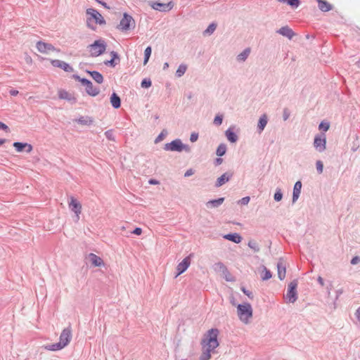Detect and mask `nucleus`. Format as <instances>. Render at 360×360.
Returning <instances> with one entry per match:
<instances>
[{"label": "nucleus", "mask_w": 360, "mask_h": 360, "mask_svg": "<svg viewBox=\"0 0 360 360\" xmlns=\"http://www.w3.org/2000/svg\"><path fill=\"white\" fill-rule=\"evenodd\" d=\"M151 52H152L151 46H148V47H146V49L144 51V58H143V64L144 65H146L147 63L148 62V60L151 55Z\"/></svg>", "instance_id": "nucleus-38"}, {"label": "nucleus", "mask_w": 360, "mask_h": 360, "mask_svg": "<svg viewBox=\"0 0 360 360\" xmlns=\"http://www.w3.org/2000/svg\"><path fill=\"white\" fill-rule=\"evenodd\" d=\"M226 150H227L226 145L224 143H220L217 148L216 154L217 156L221 157L224 155H225Z\"/></svg>", "instance_id": "nucleus-35"}, {"label": "nucleus", "mask_w": 360, "mask_h": 360, "mask_svg": "<svg viewBox=\"0 0 360 360\" xmlns=\"http://www.w3.org/2000/svg\"><path fill=\"white\" fill-rule=\"evenodd\" d=\"M250 198L249 196H245L242 198L239 201L238 203L243 205H247L250 202Z\"/></svg>", "instance_id": "nucleus-50"}, {"label": "nucleus", "mask_w": 360, "mask_h": 360, "mask_svg": "<svg viewBox=\"0 0 360 360\" xmlns=\"http://www.w3.org/2000/svg\"><path fill=\"white\" fill-rule=\"evenodd\" d=\"M277 33L286 37L289 39H291L295 35V32L288 26H283L276 31Z\"/></svg>", "instance_id": "nucleus-21"}, {"label": "nucleus", "mask_w": 360, "mask_h": 360, "mask_svg": "<svg viewBox=\"0 0 360 360\" xmlns=\"http://www.w3.org/2000/svg\"><path fill=\"white\" fill-rule=\"evenodd\" d=\"M216 265L219 267L220 269L223 271V273L228 272L227 267L224 264V263L219 262L216 263Z\"/></svg>", "instance_id": "nucleus-53"}, {"label": "nucleus", "mask_w": 360, "mask_h": 360, "mask_svg": "<svg viewBox=\"0 0 360 360\" xmlns=\"http://www.w3.org/2000/svg\"><path fill=\"white\" fill-rule=\"evenodd\" d=\"M68 205L69 210L73 212L78 218L82 211V204L79 200L75 197L70 195L68 199Z\"/></svg>", "instance_id": "nucleus-8"}, {"label": "nucleus", "mask_w": 360, "mask_h": 360, "mask_svg": "<svg viewBox=\"0 0 360 360\" xmlns=\"http://www.w3.org/2000/svg\"><path fill=\"white\" fill-rule=\"evenodd\" d=\"M199 357V360H209L211 358V353L214 352V349L205 347Z\"/></svg>", "instance_id": "nucleus-27"}, {"label": "nucleus", "mask_w": 360, "mask_h": 360, "mask_svg": "<svg viewBox=\"0 0 360 360\" xmlns=\"http://www.w3.org/2000/svg\"><path fill=\"white\" fill-rule=\"evenodd\" d=\"M248 245L250 248L253 250L255 252H258L260 250L258 244L254 240H249Z\"/></svg>", "instance_id": "nucleus-39"}, {"label": "nucleus", "mask_w": 360, "mask_h": 360, "mask_svg": "<svg viewBox=\"0 0 360 360\" xmlns=\"http://www.w3.org/2000/svg\"><path fill=\"white\" fill-rule=\"evenodd\" d=\"M229 300H230V303H231L233 306H234V307H237L238 304L236 303V299H235V297H234V296H233V294H231V295H230V297H229Z\"/></svg>", "instance_id": "nucleus-58"}, {"label": "nucleus", "mask_w": 360, "mask_h": 360, "mask_svg": "<svg viewBox=\"0 0 360 360\" xmlns=\"http://www.w3.org/2000/svg\"><path fill=\"white\" fill-rule=\"evenodd\" d=\"M149 5L153 9L161 12H168L171 11L174 7V3L172 1H169L167 4H164L159 1H149Z\"/></svg>", "instance_id": "nucleus-9"}, {"label": "nucleus", "mask_w": 360, "mask_h": 360, "mask_svg": "<svg viewBox=\"0 0 360 360\" xmlns=\"http://www.w3.org/2000/svg\"><path fill=\"white\" fill-rule=\"evenodd\" d=\"M91 266L93 267H103L105 271L108 269V265L104 262L103 259L91 252Z\"/></svg>", "instance_id": "nucleus-14"}, {"label": "nucleus", "mask_w": 360, "mask_h": 360, "mask_svg": "<svg viewBox=\"0 0 360 360\" xmlns=\"http://www.w3.org/2000/svg\"><path fill=\"white\" fill-rule=\"evenodd\" d=\"M268 122V117L266 114H263L259 119L257 123V131L258 133H262L264 128L266 127Z\"/></svg>", "instance_id": "nucleus-23"}, {"label": "nucleus", "mask_w": 360, "mask_h": 360, "mask_svg": "<svg viewBox=\"0 0 360 360\" xmlns=\"http://www.w3.org/2000/svg\"><path fill=\"white\" fill-rule=\"evenodd\" d=\"M302 186V184L300 181H296L295 184H294L292 191V203H295L299 198V196L301 193Z\"/></svg>", "instance_id": "nucleus-22"}, {"label": "nucleus", "mask_w": 360, "mask_h": 360, "mask_svg": "<svg viewBox=\"0 0 360 360\" xmlns=\"http://www.w3.org/2000/svg\"><path fill=\"white\" fill-rule=\"evenodd\" d=\"M326 138L324 134L321 136L316 135L314 141V146L319 152H323L326 150Z\"/></svg>", "instance_id": "nucleus-11"}, {"label": "nucleus", "mask_w": 360, "mask_h": 360, "mask_svg": "<svg viewBox=\"0 0 360 360\" xmlns=\"http://www.w3.org/2000/svg\"><path fill=\"white\" fill-rule=\"evenodd\" d=\"M233 175V173L231 172H226L224 173L221 176L217 178L214 185L215 187L219 188L223 186L232 178Z\"/></svg>", "instance_id": "nucleus-15"}, {"label": "nucleus", "mask_w": 360, "mask_h": 360, "mask_svg": "<svg viewBox=\"0 0 360 360\" xmlns=\"http://www.w3.org/2000/svg\"><path fill=\"white\" fill-rule=\"evenodd\" d=\"M222 121H223V115H221V114H218L215 116L214 119V122L213 123L217 125V126H219L222 123Z\"/></svg>", "instance_id": "nucleus-43"}, {"label": "nucleus", "mask_w": 360, "mask_h": 360, "mask_svg": "<svg viewBox=\"0 0 360 360\" xmlns=\"http://www.w3.org/2000/svg\"><path fill=\"white\" fill-rule=\"evenodd\" d=\"M279 2L285 3L292 8H297L300 4V0H277Z\"/></svg>", "instance_id": "nucleus-34"}, {"label": "nucleus", "mask_w": 360, "mask_h": 360, "mask_svg": "<svg viewBox=\"0 0 360 360\" xmlns=\"http://www.w3.org/2000/svg\"><path fill=\"white\" fill-rule=\"evenodd\" d=\"M283 198V193L281 188H277L274 195V199L276 202H279Z\"/></svg>", "instance_id": "nucleus-40"}, {"label": "nucleus", "mask_w": 360, "mask_h": 360, "mask_svg": "<svg viewBox=\"0 0 360 360\" xmlns=\"http://www.w3.org/2000/svg\"><path fill=\"white\" fill-rule=\"evenodd\" d=\"M164 150L167 151L181 152L185 150L186 152H190L191 148L188 145L183 143L181 139H176L171 142L166 143L164 146Z\"/></svg>", "instance_id": "nucleus-3"}, {"label": "nucleus", "mask_w": 360, "mask_h": 360, "mask_svg": "<svg viewBox=\"0 0 360 360\" xmlns=\"http://www.w3.org/2000/svg\"><path fill=\"white\" fill-rule=\"evenodd\" d=\"M225 274L224 278L228 282H233L236 281L234 276H233L231 273L228 271V272L224 273Z\"/></svg>", "instance_id": "nucleus-48"}, {"label": "nucleus", "mask_w": 360, "mask_h": 360, "mask_svg": "<svg viewBox=\"0 0 360 360\" xmlns=\"http://www.w3.org/2000/svg\"><path fill=\"white\" fill-rule=\"evenodd\" d=\"M186 70H187L186 65H185V64L179 65V66L178 67V68L176 71V76L177 77H181V76H183L185 74Z\"/></svg>", "instance_id": "nucleus-37"}, {"label": "nucleus", "mask_w": 360, "mask_h": 360, "mask_svg": "<svg viewBox=\"0 0 360 360\" xmlns=\"http://www.w3.org/2000/svg\"><path fill=\"white\" fill-rule=\"evenodd\" d=\"M89 257H90V254L87 255L86 253H85L84 262L86 264V267L84 266H83L82 268V270L84 271V273H86L88 271V262H89V261H90Z\"/></svg>", "instance_id": "nucleus-49"}, {"label": "nucleus", "mask_w": 360, "mask_h": 360, "mask_svg": "<svg viewBox=\"0 0 360 360\" xmlns=\"http://www.w3.org/2000/svg\"><path fill=\"white\" fill-rule=\"evenodd\" d=\"M278 277L281 281H283L285 277L286 266L285 261L283 257L279 258L277 264Z\"/></svg>", "instance_id": "nucleus-13"}, {"label": "nucleus", "mask_w": 360, "mask_h": 360, "mask_svg": "<svg viewBox=\"0 0 360 360\" xmlns=\"http://www.w3.org/2000/svg\"><path fill=\"white\" fill-rule=\"evenodd\" d=\"M250 53V48L245 49L240 54L237 56V60L244 62L246 60Z\"/></svg>", "instance_id": "nucleus-31"}, {"label": "nucleus", "mask_w": 360, "mask_h": 360, "mask_svg": "<svg viewBox=\"0 0 360 360\" xmlns=\"http://www.w3.org/2000/svg\"><path fill=\"white\" fill-rule=\"evenodd\" d=\"M217 23L212 22L209 25V26L207 27V29L203 32L204 35H211L214 33L217 28Z\"/></svg>", "instance_id": "nucleus-36"}, {"label": "nucleus", "mask_w": 360, "mask_h": 360, "mask_svg": "<svg viewBox=\"0 0 360 360\" xmlns=\"http://www.w3.org/2000/svg\"><path fill=\"white\" fill-rule=\"evenodd\" d=\"M194 174V170L193 169H188L184 174L185 177H188Z\"/></svg>", "instance_id": "nucleus-59"}, {"label": "nucleus", "mask_w": 360, "mask_h": 360, "mask_svg": "<svg viewBox=\"0 0 360 360\" xmlns=\"http://www.w3.org/2000/svg\"><path fill=\"white\" fill-rule=\"evenodd\" d=\"M105 136L107 139L110 141H115V136L113 134V129H108L105 132Z\"/></svg>", "instance_id": "nucleus-44"}, {"label": "nucleus", "mask_w": 360, "mask_h": 360, "mask_svg": "<svg viewBox=\"0 0 360 360\" xmlns=\"http://www.w3.org/2000/svg\"><path fill=\"white\" fill-rule=\"evenodd\" d=\"M222 238L236 244L241 243L243 237L238 233H229L222 235Z\"/></svg>", "instance_id": "nucleus-18"}, {"label": "nucleus", "mask_w": 360, "mask_h": 360, "mask_svg": "<svg viewBox=\"0 0 360 360\" xmlns=\"http://www.w3.org/2000/svg\"><path fill=\"white\" fill-rule=\"evenodd\" d=\"M297 285L298 281L297 279L292 281L288 285L287 292L285 295V298L289 303H295L297 300Z\"/></svg>", "instance_id": "nucleus-4"}, {"label": "nucleus", "mask_w": 360, "mask_h": 360, "mask_svg": "<svg viewBox=\"0 0 360 360\" xmlns=\"http://www.w3.org/2000/svg\"><path fill=\"white\" fill-rule=\"evenodd\" d=\"M223 162V159L221 158L220 157L216 158L214 161V164L215 166H218L219 165H221Z\"/></svg>", "instance_id": "nucleus-60"}, {"label": "nucleus", "mask_w": 360, "mask_h": 360, "mask_svg": "<svg viewBox=\"0 0 360 360\" xmlns=\"http://www.w3.org/2000/svg\"><path fill=\"white\" fill-rule=\"evenodd\" d=\"M148 183L151 185H158L159 184V181L155 179H150L149 181H148Z\"/></svg>", "instance_id": "nucleus-63"}, {"label": "nucleus", "mask_w": 360, "mask_h": 360, "mask_svg": "<svg viewBox=\"0 0 360 360\" xmlns=\"http://www.w3.org/2000/svg\"><path fill=\"white\" fill-rule=\"evenodd\" d=\"M110 103L115 109H118L121 106V99L120 96L113 92L110 96Z\"/></svg>", "instance_id": "nucleus-25"}, {"label": "nucleus", "mask_w": 360, "mask_h": 360, "mask_svg": "<svg viewBox=\"0 0 360 360\" xmlns=\"http://www.w3.org/2000/svg\"><path fill=\"white\" fill-rule=\"evenodd\" d=\"M152 85V82L149 78H144L141 83V86L142 88L148 89Z\"/></svg>", "instance_id": "nucleus-41"}, {"label": "nucleus", "mask_w": 360, "mask_h": 360, "mask_svg": "<svg viewBox=\"0 0 360 360\" xmlns=\"http://www.w3.org/2000/svg\"><path fill=\"white\" fill-rule=\"evenodd\" d=\"M36 46L39 52L44 54L52 52H60V49H56L52 44L41 41H38Z\"/></svg>", "instance_id": "nucleus-10"}, {"label": "nucleus", "mask_w": 360, "mask_h": 360, "mask_svg": "<svg viewBox=\"0 0 360 360\" xmlns=\"http://www.w3.org/2000/svg\"><path fill=\"white\" fill-rule=\"evenodd\" d=\"M272 277V273L265 266H263V270L261 273V279L263 281H268Z\"/></svg>", "instance_id": "nucleus-32"}, {"label": "nucleus", "mask_w": 360, "mask_h": 360, "mask_svg": "<svg viewBox=\"0 0 360 360\" xmlns=\"http://www.w3.org/2000/svg\"><path fill=\"white\" fill-rule=\"evenodd\" d=\"M194 257V253H190L181 262H179L176 268L175 278L184 274L191 265V259Z\"/></svg>", "instance_id": "nucleus-7"}, {"label": "nucleus", "mask_w": 360, "mask_h": 360, "mask_svg": "<svg viewBox=\"0 0 360 360\" xmlns=\"http://www.w3.org/2000/svg\"><path fill=\"white\" fill-rule=\"evenodd\" d=\"M167 130L165 129H163L161 133L156 137L155 140V143H158L160 141H161L164 137L167 135Z\"/></svg>", "instance_id": "nucleus-45"}, {"label": "nucleus", "mask_w": 360, "mask_h": 360, "mask_svg": "<svg viewBox=\"0 0 360 360\" xmlns=\"http://www.w3.org/2000/svg\"><path fill=\"white\" fill-rule=\"evenodd\" d=\"M100 92V89L97 86H94L91 84V97L97 96Z\"/></svg>", "instance_id": "nucleus-51"}, {"label": "nucleus", "mask_w": 360, "mask_h": 360, "mask_svg": "<svg viewBox=\"0 0 360 360\" xmlns=\"http://www.w3.org/2000/svg\"><path fill=\"white\" fill-rule=\"evenodd\" d=\"M359 262H360V257L358 255L353 257L350 261V263L352 265L357 264Z\"/></svg>", "instance_id": "nucleus-55"}, {"label": "nucleus", "mask_w": 360, "mask_h": 360, "mask_svg": "<svg viewBox=\"0 0 360 360\" xmlns=\"http://www.w3.org/2000/svg\"><path fill=\"white\" fill-rule=\"evenodd\" d=\"M240 290L241 291L248 297L249 299L250 300H253L254 298V295L252 294V292L251 291H250L249 290H248L244 286H241L240 287Z\"/></svg>", "instance_id": "nucleus-42"}, {"label": "nucleus", "mask_w": 360, "mask_h": 360, "mask_svg": "<svg viewBox=\"0 0 360 360\" xmlns=\"http://www.w3.org/2000/svg\"><path fill=\"white\" fill-rule=\"evenodd\" d=\"M130 233H132V234H135V235L139 236L142 233V229L139 226H136V228L134 230L130 231Z\"/></svg>", "instance_id": "nucleus-52"}, {"label": "nucleus", "mask_w": 360, "mask_h": 360, "mask_svg": "<svg viewBox=\"0 0 360 360\" xmlns=\"http://www.w3.org/2000/svg\"><path fill=\"white\" fill-rule=\"evenodd\" d=\"M72 339V329L71 327L69 326L63 330L60 333L59 342H60L64 347H66L70 342Z\"/></svg>", "instance_id": "nucleus-12"}, {"label": "nucleus", "mask_w": 360, "mask_h": 360, "mask_svg": "<svg viewBox=\"0 0 360 360\" xmlns=\"http://www.w3.org/2000/svg\"><path fill=\"white\" fill-rule=\"evenodd\" d=\"M13 146L18 152L25 150L27 153H30L32 150V146L27 143L15 142Z\"/></svg>", "instance_id": "nucleus-20"}, {"label": "nucleus", "mask_w": 360, "mask_h": 360, "mask_svg": "<svg viewBox=\"0 0 360 360\" xmlns=\"http://www.w3.org/2000/svg\"><path fill=\"white\" fill-rule=\"evenodd\" d=\"M198 134L196 133V132H193L191 134V136H190V141L191 142H195L198 140Z\"/></svg>", "instance_id": "nucleus-56"}, {"label": "nucleus", "mask_w": 360, "mask_h": 360, "mask_svg": "<svg viewBox=\"0 0 360 360\" xmlns=\"http://www.w3.org/2000/svg\"><path fill=\"white\" fill-rule=\"evenodd\" d=\"M329 127H330V124L327 122H321L319 126V129H321L324 131H328Z\"/></svg>", "instance_id": "nucleus-46"}, {"label": "nucleus", "mask_w": 360, "mask_h": 360, "mask_svg": "<svg viewBox=\"0 0 360 360\" xmlns=\"http://www.w3.org/2000/svg\"><path fill=\"white\" fill-rule=\"evenodd\" d=\"M107 47L105 41L103 39L95 40L91 44V56L96 57L105 53Z\"/></svg>", "instance_id": "nucleus-6"}, {"label": "nucleus", "mask_w": 360, "mask_h": 360, "mask_svg": "<svg viewBox=\"0 0 360 360\" xmlns=\"http://www.w3.org/2000/svg\"><path fill=\"white\" fill-rule=\"evenodd\" d=\"M224 198H223V197L219 198L217 199L211 200L207 202V206L208 207H218L224 202Z\"/></svg>", "instance_id": "nucleus-30"}, {"label": "nucleus", "mask_w": 360, "mask_h": 360, "mask_svg": "<svg viewBox=\"0 0 360 360\" xmlns=\"http://www.w3.org/2000/svg\"><path fill=\"white\" fill-rule=\"evenodd\" d=\"M318 7L322 12H328L333 9V6L326 0H316Z\"/></svg>", "instance_id": "nucleus-24"}, {"label": "nucleus", "mask_w": 360, "mask_h": 360, "mask_svg": "<svg viewBox=\"0 0 360 360\" xmlns=\"http://www.w3.org/2000/svg\"><path fill=\"white\" fill-rule=\"evenodd\" d=\"M135 21L132 16L127 13H124L120 24L117 26V29L122 32L127 31L131 28H134Z\"/></svg>", "instance_id": "nucleus-5"}, {"label": "nucleus", "mask_w": 360, "mask_h": 360, "mask_svg": "<svg viewBox=\"0 0 360 360\" xmlns=\"http://www.w3.org/2000/svg\"><path fill=\"white\" fill-rule=\"evenodd\" d=\"M355 316L357 320L360 321V307L356 311Z\"/></svg>", "instance_id": "nucleus-64"}, {"label": "nucleus", "mask_w": 360, "mask_h": 360, "mask_svg": "<svg viewBox=\"0 0 360 360\" xmlns=\"http://www.w3.org/2000/svg\"><path fill=\"white\" fill-rule=\"evenodd\" d=\"M91 78L98 84H101L103 82V75L96 70H91Z\"/></svg>", "instance_id": "nucleus-33"}, {"label": "nucleus", "mask_w": 360, "mask_h": 360, "mask_svg": "<svg viewBox=\"0 0 360 360\" xmlns=\"http://www.w3.org/2000/svg\"><path fill=\"white\" fill-rule=\"evenodd\" d=\"M0 129L6 131V132L9 131L8 126L1 122H0Z\"/></svg>", "instance_id": "nucleus-61"}, {"label": "nucleus", "mask_w": 360, "mask_h": 360, "mask_svg": "<svg viewBox=\"0 0 360 360\" xmlns=\"http://www.w3.org/2000/svg\"><path fill=\"white\" fill-rule=\"evenodd\" d=\"M317 281L321 286H323L325 284L323 278L320 276L317 278Z\"/></svg>", "instance_id": "nucleus-62"}, {"label": "nucleus", "mask_w": 360, "mask_h": 360, "mask_svg": "<svg viewBox=\"0 0 360 360\" xmlns=\"http://www.w3.org/2000/svg\"><path fill=\"white\" fill-rule=\"evenodd\" d=\"M176 356L179 358L180 360H188V356H183L181 355L179 349H176Z\"/></svg>", "instance_id": "nucleus-54"}, {"label": "nucleus", "mask_w": 360, "mask_h": 360, "mask_svg": "<svg viewBox=\"0 0 360 360\" xmlns=\"http://www.w3.org/2000/svg\"><path fill=\"white\" fill-rule=\"evenodd\" d=\"M91 20L100 25H105L106 22L102 15L94 8H91Z\"/></svg>", "instance_id": "nucleus-19"}, {"label": "nucleus", "mask_w": 360, "mask_h": 360, "mask_svg": "<svg viewBox=\"0 0 360 360\" xmlns=\"http://www.w3.org/2000/svg\"><path fill=\"white\" fill-rule=\"evenodd\" d=\"M316 170L319 174H321L323 170V165L321 160H317L316 162Z\"/></svg>", "instance_id": "nucleus-47"}, {"label": "nucleus", "mask_w": 360, "mask_h": 360, "mask_svg": "<svg viewBox=\"0 0 360 360\" xmlns=\"http://www.w3.org/2000/svg\"><path fill=\"white\" fill-rule=\"evenodd\" d=\"M219 335V330L217 328H212L209 329L205 334L201 340L200 345L202 349L210 347L216 349L219 346V340L218 336Z\"/></svg>", "instance_id": "nucleus-1"}, {"label": "nucleus", "mask_w": 360, "mask_h": 360, "mask_svg": "<svg viewBox=\"0 0 360 360\" xmlns=\"http://www.w3.org/2000/svg\"><path fill=\"white\" fill-rule=\"evenodd\" d=\"M290 117V112L288 111V109L285 108L283 110V120H287Z\"/></svg>", "instance_id": "nucleus-57"}, {"label": "nucleus", "mask_w": 360, "mask_h": 360, "mask_svg": "<svg viewBox=\"0 0 360 360\" xmlns=\"http://www.w3.org/2000/svg\"><path fill=\"white\" fill-rule=\"evenodd\" d=\"M110 55L111 58L110 60L104 61V64L107 66H110L113 68L116 65L120 63V58L119 54L116 51H111Z\"/></svg>", "instance_id": "nucleus-17"}, {"label": "nucleus", "mask_w": 360, "mask_h": 360, "mask_svg": "<svg viewBox=\"0 0 360 360\" xmlns=\"http://www.w3.org/2000/svg\"><path fill=\"white\" fill-rule=\"evenodd\" d=\"M44 349L49 351H58L63 349L65 347L60 342H56L51 345H46L44 346Z\"/></svg>", "instance_id": "nucleus-29"}, {"label": "nucleus", "mask_w": 360, "mask_h": 360, "mask_svg": "<svg viewBox=\"0 0 360 360\" xmlns=\"http://www.w3.org/2000/svg\"><path fill=\"white\" fill-rule=\"evenodd\" d=\"M237 313L239 319L244 323H248L249 319L252 317L253 310L249 302L238 304Z\"/></svg>", "instance_id": "nucleus-2"}, {"label": "nucleus", "mask_w": 360, "mask_h": 360, "mask_svg": "<svg viewBox=\"0 0 360 360\" xmlns=\"http://www.w3.org/2000/svg\"><path fill=\"white\" fill-rule=\"evenodd\" d=\"M59 98L68 101L75 100L74 96L64 89H60L58 91Z\"/></svg>", "instance_id": "nucleus-26"}, {"label": "nucleus", "mask_w": 360, "mask_h": 360, "mask_svg": "<svg viewBox=\"0 0 360 360\" xmlns=\"http://www.w3.org/2000/svg\"><path fill=\"white\" fill-rule=\"evenodd\" d=\"M51 63L53 67L63 69L64 71L70 72L73 71L72 68L67 63L60 60H51Z\"/></svg>", "instance_id": "nucleus-16"}, {"label": "nucleus", "mask_w": 360, "mask_h": 360, "mask_svg": "<svg viewBox=\"0 0 360 360\" xmlns=\"http://www.w3.org/2000/svg\"><path fill=\"white\" fill-rule=\"evenodd\" d=\"M225 134L231 143H236L238 139V135L231 128L225 131Z\"/></svg>", "instance_id": "nucleus-28"}]
</instances>
